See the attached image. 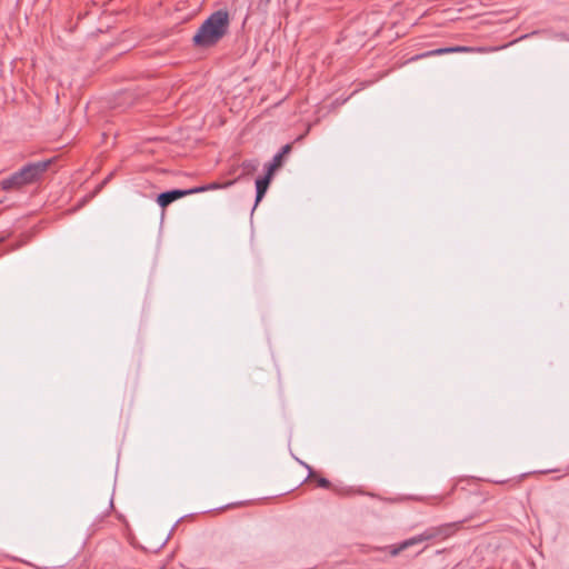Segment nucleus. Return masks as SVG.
Returning <instances> with one entry per match:
<instances>
[{
	"mask_svg": "<svg viewBox=\"0 0 569 569\" xmlns=\"http://www.w3.org/2000/svg\"><path fill=\"white\" fill-rule=\"evenodd\" d=\"M249 180V163L247 161H243L239 166H231L230 169L227 172V178L221 182H213L207 186L196 187L191 189H172L169 191L161 192L158 198L157 202L161 208L168 207L173 201L189 194L203 192L207 190H213L218 188H228L230 186H233L236 183H242L246 184Z\"/></svg>",
	"mask_w": 569,
	"mask_h": 569,
	"instance_id": "nucleus-1",
	"label": "nucleus"
},
{
	"mask_svg": "<svg viewBox=\"0 0 569 569\" xmlns=\"http://www.w3.org/2000/svg\"><path fill=\"white\" fill-rule=\"evenodd\" d=\"M3 241V238H0V243Z\"/></svg>",
	"mask_w": 569,
	"mask_h": 569,
	"instance_id": "nucleus-12",
	"label": "nucleus"
},
{
	"mask_svg": "<svg viewBox=\"0 0 569 569\" xmlns=\"http://www.w3.org/2000/svg\"><path fill=\"white\" fill-rule=\"evenodd\" d=\"M51 164V159L29 162L8 178L2 179L0 187L3 191H19L27 186L38 183Z\"/></svg>",
	"mask_w": 569,
	"mask_h": 569,
	"instance_id": "nucleus-3",
	"label": "nucleus"
},
{
	"mask_svg": "<svg viewBox=\"0 0 569 569\" xmlns=\"http://www.w3.org/2000/svg\"><path fill=\"white\" fill-rule=\"evenodd\" d=\"M279 168L280 167L271 160V162L266 166V173L263 176H269V178L272 179L276 170Z\"/></svg>",
	"mask_w": 569,
	"mask_h": 569,
	"instance_id": "nucleus-10",
	"label": "nucleus"
},
{
	"mask_svg": "<svg viewBox=\"0 0 569 569\" xmlns=\"http://www.w3.org/2000/svg\"><path fill=\"white\" fill-rule=\"evenodd\" d=\"M451 50H452V53H456V52H476V51L485 52L486 51L485 48H473V47H467V46H455V47H451Z\"/></svg>",
	"mask_w": 569,
	"mask_h": 569,
	"instance_id": "nucleus-9",
	"label": "nucleus"
},
{
	"mask_svg": "<svg viewBox=\"0 0 569 569\" xmlns=\"http://www.w3.org/2000/svg\"><path fill=\"white\" fill-rule=\"evenodd\" d=\"M305 466L309 470V477H315L318 487L325 488V489L330 488L331 483L327 478L315 476L312 468L308 465H305Z\"/></svg>",
	"mask_w": 569,
	"mask_h": 569,
	"instance_id": "nucleus-8",
	"label": "nucleus"
},
{
	"mask_svg": "<svg viewBox=\"0 0 569 569\" xmlns=\"http://www.w3.org/2000/svg\"><path fill=\"white\" fill-rule=\"evenodd\" d=\"M229 24V13L227 10L221 9L212 12L193 36V44L200 48H209L217 44L227 34Z\"/></svg>",
	"mask_w": 569,
	"mask_h": 569,
	"instance_id": "nucleus-2",
	"label": "nucleus"
},
{
	"mask_svg": "<svg viewBox=\"0 0 569 569\" xmlns=\"http://www.w3.org/2000/svg\"><path fill=\"white\" fill-rule=\"evenodd\" d=\"M447 53H452L451 47L438 48V49L426 51L423 53L416 54L412 58H410L409 61H417L419 59L433 57V56H441V54H447Z\"/></svg>",
	"mask_w": 569,
	"mask_h": 569,
	"instance_id": "nucleus-6",
	"label": "nucleus"
},
{
	"mask_svg": "<svg viewBox=\"0 0 569 569\" xmlns=\"http://www.w3.org/2000/svg\"><path fill=\"white\" fill-rule=\"evenodd\" d=\"M460 523V521H456L427 528L422 533L411 537L397 546H392L390 555L398 556L401 551L408 549L409 547L421 543L423 541L443 540L449 538L459 529Z\"/></svg>",
	"mask_w": 569,
	"mask_h": 569,
	"instance_id": "nucleus-4",
	"label": "nucleus"
},
{
	"mask_svg": "<svg viewBox=\"0 0 569 569\" xmlns=\"http://www.w3.org/2000/svg\"><path fill=\"white\" fill-rule=\"evenodd\" d=\"M246 503V501H240V502H236V503H230L228 505L226 508H232V507H236V506H243Z\"/></svg>",
	"mask_w": 569,
	"mask_h": 569,
	"instance_id": "nucleus-11",
	"label": "nucleus"
},
{
	"mask_svg": "<svg viewBox=\"0 0 569 569\" xmlns=\"http://www.w3.org/2000/svg\"><path fill=\"white\" fill-rule=\"evenodd\" d=\"M271 180L272 179H270L269 176H262V177H259L256 179V201H254V206L251 208V216L253 214V211H254L257 204L264 197Z\"/></svg>",
	"mask_w": 569,
	"mask_h": 569,
	"instance_id": "nucleus-5",
	"label": "nucleus"
},
{
	"mask_svg": "<svg viewBox=\"0 0 569 569\" xmlns=\"http://www.w3.org/2000/svg\"><path fill=\"white\" fill-rule=\"evenodd\" d=\"M291 151V144H284L278 153H276L272 158V161L277 163L279 167L282 166L283 158Z\"/></svg>",
	"mask_w": 569,
	"mask_h": 569,
	"instance_id": "nucleus-7",
	"label": "nucleus"
}]
</instances>
